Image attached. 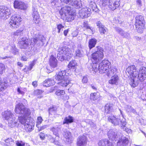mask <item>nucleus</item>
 <instances>
[{
    "label": "nucleus",
    "mask_w": 146,
    "mask_h": 146,
    "mask_svg": "<svg viewBox=\"0 0 146 146\" xmlns=\"http://www.w3.org/2000/svg\"><path fill=\"white\" fill-rule=\"evenodd\" d=\"M96 52L92 54V60L93 63L92 70L96 72L98 70L100 73L107 72L110 63L108 60H104L99 64L97 68V63L104 57V50L101 47L98 46L96 47Z\"/></svg>",
    "instance_id": "nucleus-1"
},
{
    "label": "nucleus",
    "mask_w": 146,
    "mask_h": 146,
    "mask_svg": "<svg viewBox=\"0 0 146 146\" xmlns=\"http://www.w3.org/2000/svg\"><path fill=\"white\" fill-rule=\"evenodd\" d=\"M44 38L40 34H36L35 35L33 38L31 40V43L29 40L26 37H23L19 42V46L21 48L25 49L28 47L30 44L31 47L36 44L37 46L43 45Z\"/></svg>",
    "instance_id": "nucleus-2"
},
{
    "label": "nucleus",
    "mask_w": 146,
    "mask_h": 146,
    "mask_svg": "<svg viewBox=\"0 0 146 146\" xmlns=\"http://www.w3.org/2000/svg\"><path fill=\"white\" fill-rule=\"evenodd\" d=\"M108 135L109 139L112 141L119 140L117 143V146H126L128 144L129 141L127 138H122V135L118 130L116 129H110L108 132Z\"/></svg>",
    "instance_id": "nucleus-3"
},
{
    "label": "nucleus",
    "mask_w": 146,
    "mask_h": 146,
    "mask_svg": "<svg viewBox=\"0 0 146 146\" xmlns=\"http://www.w3.org/2000/svg\"><path fill=\"white\" fill-rule=\"evenodd\" d=\"M15 111L17 113L21 114L23 115V116L19 117L20 123L25 125L26 123L29 122V120L27 118L29 117L31 114L30 110L25 108L22 103H19L16 105Z\"/></svg>",
    "instance_id": "nucleus-4"
},
{
    "label": "nucleus",
    "mask_w": 146,
    "mask_h": 146,
    "mask_svg": "<svg viewBox=\"0 0 146 146\" xmlns=\"http://www.w3.org/2000/svg\"><path fill=\"white\" fill-rule=\"evenodd\" d=\"M126 73L128 77H131L130 84L133 87L137 86L139 81L137 77L138 72L135 66L132 65L129 66L126 70Z\"/></svg>",
    "instance_id": "nucleus-5"
},
{
    "label": "nucleus",
    "mask_w": 146,
    "mask_h": 146,
    "mask_svg": "<svg viewBox=\"0 0 146 146\" xmlns=\"http://www.w3.org/2000/svg\"><path fill=\"white\" fill-rule=\"evenodd\" d=\"M58 52L57 58L61 61H63L65 58L67 60H69L73 56L72 52L70 49L66 47L59 48Z\"/></svg>",
    "instance_id": "nucleus-6"
},
{
    "label": "nucleus",
    "mask_w": 146,
    "mask_h": 146,
    "mask_svg": "<svg viewBox=\"0 0 146 146\" xmlns=\"http://www.w3.org/2000/svg\"><path fill=\"white\" fill-rule=\"evenodd\" d=\"M108 120L115 126L121 124L124 127L126 125V122L125 119H122L121 120L117 116L111 115L108 117Z\"/></svg>",
    "instance_id": "nucleus-7"
},
{
    "label": "nucleus",
    "mask_w": 146,
    "mask_h": 146,
    "mask_svg": "<svg viewBox=\"0 0 146 146\" xmlns=\"http://www.w3.org/2000/svg\"><path fill=\"white\" fill-rule=\"evenodd\" d=\"M22 21V18L17 15L12 16L9 21L10 27L12 29H16L19 27L20 23Z\"/></svg>",
    "instance_id": "nucleus-8"
},
{
    "label": "nucleus",
    "mask_w": 146,
    "mask_h": 146,
    "mask_svg": "<svg viewBox=\"0 0 146 146\" xmlns=\"http://www.w3.org/2000/svg\"><path fill=\"white\" fill-rule=\"evenodd\" d=\"M120 0H101L104 6L107 5L111 10L115 9L119 5Z\"/></svg>",
    "instance_id": "nucleus-9"
},
{
    "label": "nucleus",
    "mask_w": 146,
    "mask_h": 146,
    "mask_svg": "<svg viewBox=\"0 0 146 146\" xmlns=\"http://www.w3.org/2000/svg\"><path fill=\"white\" fill-rule=\"evenodd\" d=\"M11 13L10 9L5 6H0V17L7 19Z\"/></svg>",
    "instance_id": "nucleus-10"
},
{
    "label": "nucleus",
    "mask_w": 146,
    "mask_h": 146,
    "mask_svg": "<svg viewBox=\"0 0 146 146\" xmlns=\"http://www.w3.org/2000/svg\"><path fill=\"white\" fill-rule=\"evenodd\" d=\"M91 13V9L87 7L83 8L79 10V14L82 19L87 18L90 16Z\"/></svg>",
    "instance_id": "nucleus-11"
},
{
    "label": "nucleus",
    "mask_w": 146,
    "mask_h": 146,
    "mask_svg": "<svg viewBox=\"0 0 146 146\" xmlns=\"http://www.w3.org/2000/svg\"><path fill=\"white\" fill-rule=\"evenodd\" d=\"M137 77L138 78V81L141 82H143L145 79L146 78V67H142L140 68Z\"/></svg>",
    "instance_id": "nucleus-12"
},
{
    "label": "nucleus",
    "mask_w": 146,
    "mask_h": 146,
    "mask_svg": "<svg viewBox=\"0 0 146 146\" xmlns=\"http://www.w3.org/2000/svg\"><path fill=\"white\" fill-rule=\"evenodd\" d=\"M73 11L71 7L66 6L61 8L59 11V13L62 17L64 18Z\"/></svg>",
    "instance_id": "nucleus-13"
},
{
    "label": "nucleus",
    "mask_w": 146,
    "mask_h": 146,
    "mask_svg": "<svg viewBox=\"0 0 146 146\" xmlns=\"http://www.w3.org/2000/svg\"><path fill=\"white\" fill-rule=\"evenodd\" d=\"M87 137L84 135L79 136L77 140V146H87Z\"/></svg>",
    "instance_id": "nucleus-14"
},
{
    "label": "nucleus",
    "mask_w": 146,
    "mask_h": 146,
    "mask_svg": "<svg viewBox=\"0 0 146 146\" xmlns=\"http://www.w3.org/2000/svg\"><path fill=\"white\" fill-rule=\"evenodd\" d=\"M2 117L4 119L7 121L15 117L13 113L10 110H6L4 111L2 113Z\"/></svg>",
    "instance_id": "nucleus-15"
},
{
    "label": "nucleus",
    "mask_w": 146,
    "mask_h": 146,
    "mask_svg": "<svg viewBox=\"0 0 146 146\" xmlns=\"http://www.w3.org/2000/svg\"><path fill=\"white\" fill-rule=\"evenodd\" d=\"M63 134L65 138L64 141L66 143L68 144L72 143L73 139L70 132L65 129Z\"/></svg>",
    "instance_id": "nucleus-16"
},
{
    "label": "nucleus",
    "mask_w": 146,
    "mask_h": 146,
    "mask_svg": "<svg viewBox=\"0 0 146 146\" xmlns=\"http://www.w3.org/2000/svg\"><path fill=\"white\" fill-rule=\"evenodd\" d=\"M14 6L15 8L25 10L27 8V6L23 2L18 0H15L14 3Z\"/></svg>",
    "instance_id": "nucleus-17"
},
{
    "label": "nucleus",
    "mask_w": 146,
    "mask_h": 146,
    "mask_svg": "<svg viewBox=\"0 0 146 146\" xmlns=\"http://www.w3.org/2000/svg\"><path fill=\"white\" fill-rule=\"evenodd\" d=\"M37 9L33 7L32 13L33 20L35 23L38 24L40 21L39 15L37 11Z\"/></svg>",
    "instance_id": "nucleus-18"
},
{
    "label": "nucleus",
    "mask_w": 146,
    "mask_h": 146,
    "mask_svg": "<svg viewBox=\"0 0 146 146\" xmlns=\"http://www.w3.org/2000/svg\"><path fill=\"white\" fill-rule=\"evenodd\" d=\"M67 76L66 75V72L65 70H61L60 71L58 74L55 76L56 79L58 81L62 80V79L65 78Z\"/></svg>",
    "instance_id": "nucleus-19"
},
{
    "label": "nucleus",
    "mask_w": 146,
    "mask_h": 146,
    "mask_svg": "<svg viewBox=\"0 0 146 146\" xmlns=\"http://www.w3.org/2000/svg\"><path fill=\"white\" fill-rule=\"evenodd\" d=\"M135 26L138 25H144V20L143 17L141 15H137L135 18Z\"/></svg>",
    "instance_id": "nucleus-20"
},
{
    "label": "nucleus",
    "mask_w": 146,
    "mask_h": 146,
    "mask_svg": "<svg viewBox=\"0 0 146 146\" xmlns=\"http://www.w3.org/2000/svg\"><path fill=\"white\" fill-rule=\"evenodd\" d=\"M34 124L31 122L26 123L24 125L25 129L27 131L31 132L34 129Z\"/></svg>",
    "instance_id": "nucleus-21"
},
{
    "label": "nucleus",
    "mask_w": 146,
    "mask_h": 146,
    "mask_svg": "<svg viewBox=\"0 0 146 146\" xmlns=\"http://www.w3.org/2000/svg\"><path fill=\"white\" fill-rule=\"evenodd\" d=\"M70 5H72L73 7L76 9H79L82 6L81 3L79 0H73Z\"/></svg>",
    "instance_id": "nucleus-22"
},
{
    "label": "nucleus",
    "mask_w": 146,
    "mask_h": 146,
    "mask_svg": "<svg viewBox=\"0 0 146 146\" xmlns=\"http://www.w3.org/2000/svg\"><path fill=\"white\" fill-rule=\"evenodd\" d=\"M8 121V126L11 128L16 127L18 125L17 120L16 119L15 117H13V119H11Z\"/></svg>",
    "instance_id": "nucleus-23"
},
{
    "label": "nucleus",
    "mask_w": 146,
    "mask_h": 146,
    "mask_svg": "<svg viewBox=\"0 0 146 146\" xmlns=\"http://www.w3.org/2000/svg\"><path fill=\"white\" fill-rule=\"evenodd\" d=\"M99 146H112V143L107 139L100 140L98 143Z\"/></svg>",
    "instance_id": "nucleus-24"
},
{
    "label": "nucleus",
    "mask_w": 146,
    "mask_h": 146,
    "mask_svg": "<svg viewBox=\"0 0 146 146\" xmlns=\"http://www.w3.org/2000/svg\"><path fill=\"white\" fill-rule=\"evenodd\" d=\"M76 16L75 11L73 10L72 12L66 16L64 17L68 21H71L74 20V17Z\"/></svg>",
    "instance_id": "nucleus-25"
},
{
    "label": "nucleus",
    "mask_w": 146,
    "mask_h": 146,
    "mask_svg": "<svg viewBox=\"0 0 146 146\" xmlns=\"http://www.w3.org/2000/svg\"><path fill=\"white\" fill-rule=\"evenodd\" d=\"M61 126L60 125H56L51 127L50 130L52 131L53 134L56 136L58 135L59 130L60 129Z\"/></svg>",
    "instance_id": "nucleus-26"
},
{
    "label": "nucleus",
    "mask_w": 146,
    "mask_h": 146,
    "mask_svg": "<svg viewBox=\"0 0 146 146\" xmlns=\"http://www.w3.org/2000/svg\"><path fill=\"white\" fill-rule=\"evenodd\" d=\"M54 81L51 78H48L46 80L43 82L44 86L49 87L54 84Z\"/></svg>",
    "instance_id": "nucleus-27"
},
{
    "label": "nucleus",
    "mask_w": 146,
    "mask_h": 146,
    "mask_svg": "<svg viewBox=\"0 0 146 146\" xmlns=\"http://www.w3.org/2000/svg\"><path fill=\"white\" fill-rule=\"evenodd\" d=\"M108 76H113L116 75L117 73V69L115 67H111L110 69L108 70Z\"/></svg>",
    "instance_id": "nucleus-28"
},
{
    "label": "nucleus",
    "mask_w": 146,
    "mask_h": 146,
    "mask_svg": "<svg viewBox=\"0 0 146 146\" xmlns=\"http://www.w3.org/2000/svg\"><path fill=\"white\" fill-rule=\"evenodd\" d=\"M119 80V77L117 75L112 76L111 79L109 80V83L112 85H117Z\"/></svg>",
    "instance_id": "nucleus-29"
},
{
    "label": "nucleus",
    "mask_w": 146,
    "mask_h": 146,
    "mask_svg": "<svg viewBox=\"0 0 146 146\" xmlns=\"http://www.w3.org/2000/svg\"><path fill=\"white\" fill-rule=\"evenodd\" d=\"M113 105L110 103L107 104L104 107L105 111L106 113H109L113 110Z\"/></svg>",
    "instance_id": "nucleus-30"
},
{
    "label": "nucleus",
    "mask_w": 146,
    "mask_h": 146,
    "mask_svg": "<svg viewBox=\"0 0 146 146\" xmlns=\"http://www.w3.org/2000/svg\"><path fill=\"white\" fill-rule=\"evenodd\" d=\"M67 77V76L65 78L62 79L61 81L59 83V84L63 87L66 86L70 82Z\"/></svg>",
    "instance_id": "nucleus-31"
},
{
    "label": "nucleus",
    "mask_w": 146,
    "mask_h": 146,
    "mask_svg": "<svg viewBox=\"0 0 146 146\" xmlns=\"http://www.w3.org/2000/svg\"><path fill=\"white\" fill-rule=\"evenodd\" d=\"M50 64L51 67L55 68L57 66V60L54 57H52L50 58Z\"/></svg>",
    "instance_id": "nucleus-32"
},
{
    "label": "nucleus",
    "mask_w": 146,
    "mask_h": 146,
    "mask_svg": "<svg viewBox=\"0 0 146 146\" xmlns=\"http://www.w3.org/2000/svg\"><path fill=\"white\" fill-rule=\"evenodd\" d=\"M97 40L95 38H92L89 40L88 46L90 49L94 47L97 43Z\"/></svg>",
    "instance_id": "nucleus-33"
},
{
    "label": "nucleus",
    "mask_w": 146,
    "mask_h": 146,
    "mask_svg": "<svg viewBox=\"0 0 146 146\" xmlns=\"http://www.w3.org/2000/svg\"><path fill=\"white\" fill-rule=\"evenodd\" d=\"M73 121L74 118L70 115H69L64 118L63 123V124H68L72 123Z\"/></svg>",
    "instance_id": "nucleus-34"
},
{
    "label": "nucleus",
    "mask_w": 146,
    "mask_h": 146,
    "mask_svg": "<svg viewBox=\"0 0 146 146\" xmlns=\"http://www.w3.org/2000/svg\"><path fill=\"white\" fill-rule=\"evenodd\" d=\"M90 9L91 8L93 11L95 12H98V9L97 7L96 4L92 1H91L90 2Z\"/></svg>",
    "instance_id": "nucleus-35"
},
{
    "label": "nucleus",
    "mask_w": 146,
    "mask_h": 146,
    "mask_svg": "<svg viewBox=\"0 0 146 146\" xmlns=\"http://www.w3.org/2000/svg\"><path fill=\"white\" fill-rule=\"evenodd\" d=\"M77 65V63L75 60L71 61L68 65V66L69 68H74Z\"/></svg>",
    "instance_id": "nucleus-36"
},
{
    "label": "nucleus",
    "mask_w": 146,
    "mask_h": 146,
    "mask_svg": "<svg viewBox=\"0 0 146 146\" xmlns=\"http://www.w3.org/2000/svg\"><path fill=\"white\" fill-rule=\"evenodd\" d=\"M24 29L23 28H21L16 32H15V35L17 36H21L23 35V34Z\"/></svg>",
    "instance_id": "nucleus-37"
},
{
    "label": "nucleus",
    "mask_w": 146,
    "mask_h": 146,
    "mask_svg": "<svg viewBox=\"0 0 146 146\" xmlns=\"http://www.w3.org/2000/svg\"><path fill=\"white\" fill-rule=\"evenodd\" d=\"M83 53L82 50L78 49L76 52L75 57H82L83 56Z\"/></svg>",
    "instance_id": "nucleus-38"
},
{
    "label": "nucleus",
    "mask_w": 146,
    "mask_h": 146,
    "mask_svg": "<svg viewBox=\"0 0 146 146\" xmlns=\"http://www.w3.org/2000/svg\"><path fill=\"white\" fill-rule=\"evenodd\" d=\"M138 27L135 26L137 31L139 33H141L143 32V31L144 28V25H138Z\"/></svg>",
    "instance_id": "nucleus-39"
},
{
    "label": "nucleus",
    "mask_w": 146,
    "mask_h": 146,
    "mask_svg": "<svg viewBox=\"0 0 146 146\" xmlns=\"http://www.w3.org/2000/svg\"><path fill=\"white\" fill-rule=\"evenodd\" d=\"M98 98V95L97 93H92L90 94V98L91 99L93 100H97Z\"/></svg>",
    "instance_id": "nucleus-40"
},
{
    "label": "nucleus",
    "mask_w": 146,
    "mask_h": 146,
    "mask_svg": "<svg viewBox=\"0 0 146 146\" xmlns=\"http://www.w3.org/2000/svg\"><path fill=\"white\" fill-rule=\"evenodd\" d=\"M26 91L25 88H18L17 89V92H18V94H20L22 95H24L25 93V91Z\"/></svg>",
    "instance_id": "nucleus-41"
},
{
    "label": "nucleus",
    "mask_w": 146,
    "mask_h": 146,
    "mask_svg": "<svg viewBox=\"0 0 146 146\" xmlns=\"http://www.w3.org/2000/svg\"><path fill=\"white\" fill-rule=\"evenodd\" d=\"M55 94L58 96H61L65 94V92L63 90H59L56 92Z\"/></svg>",
    "instance_id": "nucleus-42"
},
{
    "label": "nucleus",
    "mask_w": 146,
    "mask_h": 146,
    "mask_svg": "<svg viewBox=\"0 0 146 146\" xmlns=\"http://www.w3.org/2000/svg\"><path fill=\"white\" fill-rule=\"evenodd\" d=\"M120 35L123 37L126 38H129L130 37L129 34L127 32H125L124 31H123Z\"/></svg>",
    "instance_id": "nucleus-43"
},
{
    "label": "nucleus",
    "mask_w": 146,
    "mask_h": 146,
    "mask_svg": "<svg viewBox=\"0 0 146 146\" xmlns=\"http://www.w3.org/2000/svg\"><path fill=\"white\" fill-rule=\"evenodd\" d=\"M64 27V26H63L61 24H58L57 25V29H58V33H60V32L63 31V28Z\"/></svg>",
    "instance_id": "nucleus-44"
},
{
    "label": "nucleus",
    "mask_w": 146,
    "mask_h": 146,
    "mask_svg": "<svg viewBox=\"0 0 146 146\" xmlns=\"http://www.w3.org/2000/svg\"><path fill=\"white\" fill-rule=\"evenodd\" d=\"M5 70V65L2 63H0V74H2Z\"/></svg>",
    "instance_id": "nucleus-45"
},
{
    "label": "nucleus",
    "mask_w": 146,
    "mask_h": 146,
    "mask_svg": "<svg viewBox=\"0 0 146 146\" xmlns=\"http://www.w3.org/2000/svg\"><path fill=\"white\" fill-rule=\"evenodd\" d=\"M106 30L107 29L104 26L99 29L100 32L101 34H105L106 31Z\"/></svg>",
    "instance_id": "nucleus-46"
},
{
    "label": "nucleus",
    "mask_w": 146,
    "mask_h": 146,
    "mask_svg": "<svg viewBox=\"0 0 146 146\" xmlns=\"http://www.w3.org/2000/svg\"><path fill=\"white\" fill-rule=\"evenodd\" d=\"M1 79L0 78V91L4 90L6 88L4 85V84L3 83H1Z\"/></svg>",
    "instance_id": "nucleus-47"
},
{
    "label": "nucleus",
    "mask_w": 146,
    "mask_h": 146,
    "mask_svg": "<svg viewBox=\"0 0 146 146\" xmlns=\"http://www.w3.org/2000/svg\"><path fill=\"white\" fill-rule=\"evenodd\" d=\"M115 31L120 35H121V34L123 31L121 29L118 27H115Z\"/></svg>",
    "instance_id": "nucleus-48"
},
{
    "label": "nucleus",
    "mask_w": 146,
    "mask_h": 146,
    "mask_svg": "<svg viewBox=\"0 0 146 146\" xmlns=\"http://www.w3.org/2000/svg\"><path fill=\"white\" fill-rule=\"evenodd\" d=\"M35 64V63L34 60L30 64L29 66L28 67V70H31Z\"/></svg>",
    "instance_id": "nucleus-49"
},
{
    "label": "nucleus",
    "mask_w": 146,
    "mask_h": 146,
    "mask_svg": "<svg viewBox=\"0 0 146 146\" xmlns=\"http://www.w3.org/2000/svg\"><path fill=\"white\" fill-rule=\"evenodd\" d=\"M16 144L17 146H24L25 143L22 141H17L16 142Z\"/></svg>",
    "instance_id": "nucleus-50"
},
{
    "label": "nucleus",
    "mask_w": 146,
    "mask_h": 146,
    "mask_svg": "<svg viewBox=\"0 0 146 146\" xmlns=\"http://www.w3.org/2000/svg\"><path fill=\"white\" fill-rule=\"evenodd\" d=\"M43 92V91L41 90H36L35 91L34 93L35 95L38 96L41 94Z\"/></svg>",
    "instance_id": "nucleus-51"
},
{
    "label": "nucleus",
    "mask_w": 146,
    "mask_h": 146,
    "mask_svg": "<svg viewBox=\"0 0 146 146\" xmlns=\"http://www.w3.org/2000/svg\"><path fill=\"white\" fill-rule=\"evenodd\" d=\"M43 121V119H42V117H38L37 120V125L36 126H37V124L39 125L41 124L42 123V121Z\"/></svg>",
    "instance_id": "nucleus-52"
},
{
    "label": "nucleus",
    "mask_w": 146,
    "mask_h": 146,
    "mask_svg": "<svg viewBox=\"0 0 146 146\" xmlns=\"http://www.w3.org/2000/svg\"><path fill=\"white\" fill-rule=\"evenodd\" d=\"M97 26L98 27L99 29L101 27H102L104 26V25H103L101 22L100 21H98L96 22V23Z\"/></svg>",
    "instance_id": "nucleus-53"
},
{
    "label": "nucleus",
    "mask_w": 146,
    "mask_h": 146,
    "mask_svg": "<svg viewBox=\"0 0 146 146\" xmlns=\"http://www.w3.org/2000/svg\"><path fill=\"white\" fill-rule=\"evenodd\" d=\"M88 76H84L82 80V82L83 83H86L88 82Z\"/></svg>",
    "instance_id": "nucleus-54"
},
{
    "label": "nucleus",
    "mask_w": 146,
    "mask_h": 146,
    "mask_svg": "<svg viewBox=\"0 0 146 146\" xmlns=\"http://www.w3.org/2000/svg\"><path fill=\"white\" fill-rule=\"evenodd\" d=\"M49 127V125H43L41 126L40 127V129L39 130V131H41L45 129H46L48 127Z\"/></svg>",
    "instance_id": "nucleus-55"
},
{
    "label": "nucleus",
    "mask_w": 146,
    "mask_h": 146,
    "mask_svg": "<svg viewBox=\"0 0 146 146\" xmlns=\"http://www.w3.org/2000/svg\"><path fill=\"white\" fill-rule=\"evenodd\" d=\"M58 3L56 0H54L51 3L52 5L53 6L57 7Z\"/></svg>",
    "instance_id": "nucleus-56"
},
{
    "label": "nucleus",
    "mask_w": 146,
    "mask_h": 146,
    "mask_svg": "<svg viewBox=\"0 0 146 146\" xmlns=\"http://www.w3.org/2000/svg\"><path fill=\"white\" fill-rule=\"evenodd\" d=\"M123 129L128 133H130L131 132V130L130 129L127 127H125L123 128Z\"/></svg>",
    "instance_id": "nucleus-57"
},
{
    "label": "nucleus",
    "mask_w": 146,
    "mask_h": 146,
    "mask_svg": "<svg viewBox=\"0 0 146 146\" xmlns=\"http://www.w3.org/2000/svg\"><path fill=\"white\" fill-rule=\"evenodd\" d=\"M48 138L51 142L54 143L55 139L53 137H52V136L50 135L48 136Z\"/></svg>",
    "instance_id": "nucleus-58"
},
{
    "label": "nucleus",
    "mask_w": 146,
    "mask_h": 146,
    "mask_svg": "<svg viewBox=\"0 0 146 146\" xmlns=\"http://www.w3.org/2000/svg\"><path fill=\"white\" fill-rule=\"evenodd\" d=\"M129 107L131 108V109H130V111L131 112L133 113L134 114L137 113L135 109L133 108H131V106H129Z\"/></svg>",
    "instance_id": "nucleus-59"
},
{
    "label": "nucleus",
    "mask_w": 146,
    "mask_h": 146,
    "mask_svg": "<svg viewBox=\"0 0 146 146\" xmlns=\"http://www.w3.org/2000/svg\"><path fill=\"white\" fill-rule=\"evenodd\" d=\"M39 136L40 138L41 139H44V134L43 133H40V134H39Z\"/></svg>",
    "instance_id": "nucleus-60"
},
{
    "label": "nucleus",
    "mask_w": 146,
    "mask_h": 146,
    "mask_svg": "<svg viewBox=\"0 0 146 146\" xmlns=\"http://www.w3.org/2000/svg\"><path fill=\"white\" fill-rule=\"evenodd\" d=\"M89 123L92 127H94L96 126V124L91 121H90Z\"/></svg>",
    "instance_id": "nucleus-61"
},
{
    "label": "nucleus",
    "mask_w": 146,
    "mask_h": 146,
    "mask_svg": "<svg viewBox=\"0 0 146 146\" xmlns=\"http://www.w3.org/2000/svg\"><path fill=\"white\" fill-rule=\"evenodd\" d=\"M5 142L8 144H10V142H12V139H11L8 138L5 141Z\"/></svg>",
    "instance_id": "nucleus-62"
},
{
    "label": "nucleus",
    "mask_w": 146,
    "mask_h": 146,
    "mask_svg": "<svg viewBox=\"0 0 146 146\" xmlns=\"http://www.w3.org/2000/svg\"><path fill=\"white\" fill-rule=\"evenodd\" d=\"M88 23L87 21L84 22L83 25V29H84L85 27H86V26H88Z\"/></svg>",
    "instance_id": "nucleus-63"
},
{
    "label": "nucleus",
    "mask_w": 146,
    "mask_h": 146,
    "mask_svg": "<svg viewBox=\"0 0 146 146\" xmlns=\"http://www.w3.org/2000/svg\"><path fill=\"white\" fill-rule=\"evenodd\" d=\"M91 87L92 88V89L94 90H96L97 88L96 87V85L94 84H92L90 85Z\"/></svg>",
    "instance_id": "nucleus-64"
}]
</instances>
